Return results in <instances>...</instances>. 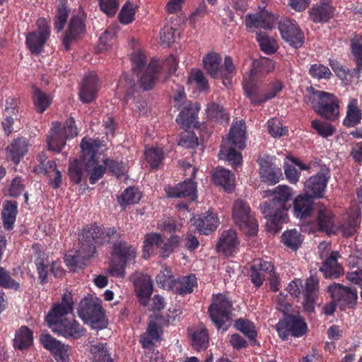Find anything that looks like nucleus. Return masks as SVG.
Returning a JSON list of instances; mask_svg holds the SVG:
<instances>
[{
    "instance_id": "f257e3e1",
    "label": "nucleus",
    "mask_w": 362,
    "mask_h": 362,
    "mask_svg": "<svg viewBox=\"0 0 362 362\" xmlns=\"http://www.w3.org/2000/svg\"><path fill=\"white\" fill-rule=\"evenodd\" d=\"M116 233L117 230L114 228L103 231L95 224L87 226L79 235L78 247L76 250L75 255L65 256L66 265L71 268H81L86 264V261L95 253L96 246L108 242L109 238L113 236Z\"/></svg>"
},
{
    "instance_id": "f03ea898",
    "label": "nucleus",
    "mask_w": 362,
    "mask_h": 362,
    "mask_svg": "<svg viewBox=\"0 0 362 362\" xmlns=\"http://www.w3.org/2000/svg\"><path fill=\"white\" fill-rule=\"evenodd\" d=\"M273 197L261 205V210L267 219V225L274 233L281 229V224L286 221L287 211L291 208L288 204L293 193L286 185H279L272 191Z\"/></svg>"
},
{
    "instance_id": "7ed1b4c3",
    "label": "nucleus",
    "mask_w": 362,
    "mask_h": 362,
    "mask_svg": "<svg viewBox=\"0 0 362 362\" xmlns=\"http://www.w3.org/2000/svg\"><path fill=\"white\" fill-rule=\"evenodd\" d=\"M245 124L243 121L233 124L228 133V138L223 139L218 153L219 159L228 161L233 167L241 164L243 157L236 148L243 149L245 146Z\"/></svg>"
},
{
    "instance_id": "20e7f679",
    "label": "nucleus",
    "mask_w": 362,
    "mask_h": 362,
    "mask_svg": "<svg viewBox=\"0 0 362 362\" xmlns=\"http://www.w3.org/2000/svg\"><path fill=\"white\" fill-rule=\"evenodd\" d=\"M311 94L305 97V102L320 117L329 120L335 119L339 114L337 98L325 91L310 88Z\"/></svg>"
},
{
    "instance_id": "39448f33",
    "label": "nucleus",
    "mask_w": 362,
    "mask_h": 362,
    "mask_svg": "<svg viewBox=\"0 0 362 362\" xmlns=\"http://www.w3.org/2000/svg\"><path fill=\"white\" fill-rule=\"evenodd\" d=\"M101 146L102 143L98 139H86L84 138L81 142L86 170L87 173L92 171L90 176V182L93 185L103 176L106 170L105 165L98 164L100 154H98V151Z\"/></svg>"
},
{
    "instance_id": "423d86ee",
    "label": "nucleus",
    "mask_w": 362,
    "mask_h": 362,
    "mask_svg": "<svg viewBox=\"0 0 362 362\" xmlns=\"http://www.w3.org/2000/svg\"><path fill=\"white\" fill-rule=\"evenodd\" d=\"M79 317L95 329H101L107 326L102 305L97 298L85 297L79 303Z\"/></svg>"
},
{
    "instance_id": "0eeeda50",
    "label": "nucleus",
    "mask_w": 362,
    "mask_h": 362,
    "mask_svg": "<svg viewBox=\"0 0 362 362\" xmlns=\"http://www.w3.org/2000/svg\"><path fill=\"white\" fill-rule=\"evenodd\" d=\"M222 59L216 53L207 54L203 59L204 68L209 74L214 78H221L223 83L227 86L230 83V78L235 72V66L232 59L226 56L224 59V65L221 64Z\"/></svg>"
},
{
    "instance_id": "6e6552de",
    "label": "nucleus",
    "mask_w": 362,
    "mask_h": 362,
    "mask_svg": "<svg viewBox=\"0 0 362 362\" xmlns=\"http://www.w3.org/2000/svg\"><path fill=\"white\" fill-rule=\"evenodd\" d=\"M78 134L75 121L72 118L67 119L62 127L57 122L52 123V127L47 138V144L49 150L57 152L62 151L68 138H72Z\"/></svg>"
},
{
    "instance_id": "1a4fd4ad",
    "label": "nucleus",
    "mask_w": 362,
    "mask_h": 362,
    "mask_svg": "<svg viewBox=\"0 0 362 362\" xmlns=\"http://www.w3.org/2000/svg\"><path fill=\"white\" fill-rule=\"evenodd\" d=\"M136 254L135 248L125 242L115 244L112 252L110 274L114 276L123 277L127 264L134 262Z\"/></svg>"
},
{
    "instance_id": "9d476101",
    "label": "nucleus",
    "mask_w": 362,
    "mask_h": 362,
    "mask_svg": "<svg viewBox=\"0 0 362 362\" xmlns=\"http://www.w3.org/2000/svg\"><path fill=\"white\" fill-rule=\"evenodd\" d=\"M232 214L235 223L245 235L253 236L257 233V221L251 214L250 207L242 199L235 200Z\"/></svg>"
},
{
    "instance_id": "9b49d317",
    "label": "nucleus",
    "mask_w": 362,
    "mask_h": 362,
    "mask_svg": "<svg viewBox=\"0 0 362 362\" xmlns=\"http://www.w3.org/2000/svg\"><path fill=\"white\" fill-rule=\"evenodd\" d=\"M232 302L226 296L218 294L214 297L213 302L209 308V313L218 329H226L223 326L232 320Z\"/></svg>"
},
{
    "instance_id": "f8f14e48",
    "label": "nucleus",
    "mask_w": 362,
    "mask_h": 362,
    "mask_svg": "<svg viewBox=\"0 0 362 362\" xmlns=\"http://www.w3.org/2000/svg\"><path fill=\"white\" fill-rule=\"evenodd\" d=\"M276 329L280 338L286 340L289 336L294 337L303 336L307 333L308 326L301 316L290 314L276 324Z\"/></svg>"
},
{
    "instance_id": "ddd939ff",
    "label": "nucleus",
    "mask_w": 362,
    "mask_h": 362,
    "mask_svg": "<svg viewBox=\"0 0 362 362\" xmlns=\"http://www.w3.org/2000/svg\"><path fill=\"white\" fill-rule=\"evenodd\" d=\"M318 249L321 259H325L322 266L320 268V271L323 273L326 279L338 278L339 276V252L331 251L329 253L330 250L329 244L326 242L320 243Z\"/></svg>"
},
{
    "instance_id": "4468645a",
    "label": "nucleus",
    "mask_w": 362,
    "mask_h": 362,
    "mask_svg": "<svg viewBox=\"0 0 362 362\" xmlns=\"http://www.w3.org/2000/svg\"><path fill=\"white\" fill-rule=\"evenodd\" d=\"M37 30L29 33L26 36V43L33 54H40L49 36V29L47 21L40 18L37 21Z\"/></svg>"
},
{
    "instance_id": "2eb2a0df",
    "label": "nucleus",
    "mask_w": 362,
    "mask_h": 362,
    "mask_svg": "<svg viewBox=\"0 0 362 362\" xmlns=\"http://www.w3.org/2000/svg\"><path fill=\"white\" fill-rule=\"evenodd\" d=\"M279 28L282 38L295 48L302 46L303 35L295 21L288 18L281 19L279 23Z\"/></svg>"
},
{
    "instance_id": "dca6fc26",
    "label": "nucleus",
    "mask_w": 362,
    "mask_h": 362,
    "mask_svg": "<svg viewBox=\"0 0 362 362\" xmlns=\"http://www.w3.org/2000/svg\"><path fill=\"white\" fill-rule=\"evenodd\" d=\"M361 219L360 208L356 205L350 206L341 218V234L346 238L355 234L359 228Z\"/></svg>"
},
{
    "instance_id": "f3484780",
    "label": "nucleus",
    "mask_w": 362,
    "mask_h": 362,
    "mask_svg": "<svg viewBox=\"0 0 362 362\" xmlns=\"http://www.w3.org/2000/svg\"><path fill=\"white\" fill-rule=\"evenodd\" d=\"M133 283L135 291L143 305H146L148 298L152 294L153 284L150 276L141 272H135L129 276Z\"/></svg>"
},
{
    "instance_id": "a211bd4d",
    "label": "nucleus",
    "mask_w": 362,
    "mask_h": 362,
    "mask_svg": "<svg viewBox=\"0 0 362 362\" xmlns=\"http://www.w3.org/2000/svg\"><path fill=\"white\" fill-rule=\"evenodd\" d=\"M73 310V301L71 298L64 294L62 302L53 306L46 316V321L50 327L57 326L63 321L61 318Z\"/></svg>"
},
{
    "instance_id": "6ab92c4d",
    "label": "nucleus",
    "mask_w": 362,
    "mask_h": 362,
    "mask_svg": "<svg viewBox=\"0 0 362 362\" xmlns=\"http://www.w3.org/2000/svg\"><path fill=\"white\" fill-rule=\"evenodd\" d=\"M41 343L44 347L49 350L59 362H69V348L55 339L50 334H42Z\"/></svg>"
},
{
    "instance_id": "aec40b11",
    "label": "nucleus",
    "mask_w": 362,
    "mask_h": 362,
    "mask_svg": "<svg viewBox=\"0 0 362 362\" xmlns=\"http://www.w3.org/2000/svg\"><path fill=\"white\" fill-rule=\"evenodd\" d=\"M351 52L356 64V67L353 70L346 71L341 66V81L345 84L353 81V78H359V74L362 70V44L358 42H351Z\"/></svg>"
},
{
    "instance_id": "412c9836",
    "label": "nucleus",
    "mask_w": 362,
    "mask_h": 362,
    "mask_svg": "<svg viewBox=\"0 0 362 362\" xmlns=\"http://www.w3.org/2000/svg\"><path fill=\"white\" fill-rule=\"evenodd\" d=\"M327 180L328 177L323 170L310 177L305 183V193L313 198L322 197Z\"/></svg>"
},
{
    "instance_id": "4be33fe9",
    "label": "nucleus",
    "mask_w": 362,
    "mask_h": 362,
    "mask_svg": "<svg viewBox=\"0 0 362 362\" xmlns=\"http://www.w3.org/2000/svg\"><path fill=\"white\" fill-rule=\"evenodd\" d=\"M84 32L83 21L78 16L72 17L62 41L64 49L69 50L71 43L78 40Z\"/></svg>"
},
{
    "instance_id": "5701e85b",
    "label": "nucleus",
    "mask_w": 362,
    "mask_h": 362,
    "mask_svg": "<svg viewBox=\"0 0 362 362\" xmlns=\"http://www.w3.org/2000/svg\"><path fill=\"white\" fill-rule=\"evenodd\" d=\"M276 18L267 10H262L259 13L249 14L246 16L247 27L271 30L273 28Z\"/></svg>"
},
{
    "instance_id": "b1692460",
    "label": "nucleus",
    "mask_w": 362,
    "mask_h": 362,
    "mask_svg": "<svg viewBox=\"0 0 362 362\" xmlns=\"http://www.w3.org/2000/svg\"><path fill=\"white\" fill-rule=\"evenodd\" d=\"M98 78L95 74L85 75L79 90V97L83 103H88L95 99L98 90Z\"/></svg>"
},
{
    "instance_id": "393cba45",
    "label": "nucleus",
    "mask_w": 362,
    "mask_h": 362,
    "mask_svg": "<svg viewBox=\"0 0 362 362\" xmlns=\"http://www.w3.org/2000/svg\"><path fill=\"white\" fill-rule=\"evenodd\" d=\"M52 330L65 337L78 339L84 334L85 329L75 320L67 319L61 321L57 326L52 327Z\"/></svg>"
},
{
    "instance_id": "a878e982",
    "label": "nucleus",
    "mask_w": 362,
    "mask_h": 362,
    "mask_svg": "<svg viewBox=\"0 0 362 362\" xmlns=\"http://www.w3.org/2000/svg\"><path fill=\"white\" fill-rule=\"evenodd\" d=\"M196 183L192 181L191 179L185 180L175 187H169L166 189L168 196L171 198H185L188 197L194 199L196 197Z\"/></svg>"
},
{
    "instance_id": "bb28decb",
    "label": "nucleus",
    "mask_w": 362,
    "mask_h": 362,
    "mask_svg": "<svg viewBox=\"0 0 362 362\" xmlns=\"http://www.w3.org/2000/svg\"><path fill=\"white\" fill-rule=\"evenodd\" d=\"M313 199L306 193L297 196L293 201L294 215L300 219L310 216L313 210Z\"/></svg>"
},
{
    "instance_id": "cd10ccee",
    "label": "nucleus",
    "mask_w": 362,
    "mask_h": 362,
    "mask_svg": "<svg viewBox=\"0 0 362 362\" xmlns=\"http://www.w3.org/2000/svg\"><path fill=\"white\" fill-rule=\"evenodd\" d=\"M199 110V107L197 103L189 105L180 112L176 122L183 129H189L192 127H197L199 123L197 121Z\"/></svg>"
},
{
    "instance_id": "c85d7f7f",
    "label": "nucleus",
    "mask_w": 362,
    "mask_h": 362,
    "mask_svg": "<svg viewBox=\"0 0 362 362\" xmlns=\"http://www.w3.org/2000/svg\"><path fill=\"white\" fill-rule=\"evenodd\" d=\"M316 223L319 231L327 235L336 233L337 226L334 224V215L330 210L325 208L320 209L317 211Z\"/></svg>"
},
{
    "instance_id": "c756f323",
    "label": "nucleus",
    "mask_w": 362,
    "mask_h": 362,
    "mask_svg": "<svg viewBox=\"0 0 362 362\" xmlns=\"http://www.w3.org/2000/svg\"><path fill=\"white\" fill-rule=\"evenodd\" d=\"M160 66L157 60H152L139 77L140 87L145 90L151 89L158 79Z\"/></svg>"
},
{
    "instance_id": "7c9ffc66",
    "label": "nucleus",
    "mask_w": 362,
    "mask_h": 362,
    "mask_svg": "<svg viewBox=\"0 0 362 362\" xmlns=\"http://www.w3.org/2000/svg\"><path fill=\"white\" fill-rule=\"evenodd\" d=\"M238 244L236 232L233 230H225L219 238L216 250L218 252H223L226 255H229Z\"/></svg>"
},
{
    "instance_id": "2f4dec72",
    "label": "nucleus",
    "mask_w": 362,
    "mask_h": 362,
    "mask_svg": "<svg viewBox=\"0 0 362 362\" xmlns=\"http://www.w3.org/2000/svg\"><path fill=\"white\" fill-rule=\"evenodd\" d=\"M218 224V218L216 214L208 211L202 214L194 221L197 229L203 234L208 235L214 231Z\"/></svg>"
},
{
    "instance_id": "473e14b6",
    "label": "nucleus",
    "mask_w": 362,
    "mask_h": 362,
    "mask_svg": "<svg viewBox=\"0 0 362 362\" xmlns=\"http://www.w3.org/2000/svg\"><path fill=\"white\" fill-rule=\"evenodd\" d=\"M28 151V141L24 138L15 139L6 148L7 157L18 164Z\"/></svg>"
},
{
    "instance_id": "72a5a7b5",
    "label": "nucleus",
    "mask_w": 362,
    "mask_h": 362,
    "mask_svg": "<svg viewBox=\"0 0 362 362\" xmlns=\"http://www.w3.org/2000/svg\"><path fill=\"white\" fill-rule=\"evenodd\" d=\"M334 8L329 3L323 2L315 5L310 11L311 19L315 23L325 22L333 16Z\"/></svg>"
},
{
    "instance_id": "f704fd0d",
    "label": "nucleus",
    "mask_w": 362,
    "mask_h": 362,
    "mask_svg": "<svg viewBox=\"0 0 362 362\" xmlns=\"http://www.w3.org/2000/svg\"><path fill=\"white\" fill-rule=\"evenodd\" d=\"M215 185L222 186L226 191L230 192L234 185V175L228 170L216 168L212 175Z\"/></svg>"
},
{
    "instance_id": "c9c22d12",
    "label": "nucleus",
    "mask_w": 362,
    "mask_h": 362,
    "mask_svg": "<svg viewBox=\"0 0 362 362\" xmlns=\"http://www.w3.org/2000/svg\"><path fill=\"white\" fill-rule=\"evenodd\" d=\"M86 170L85 163L83 162V153L81 159H75L70 163L69 168V176L71 182L79 184L85 177Z\"/></svg>"
},
{
    "instance_id": "e433bc0d",
    "label": "nucleus",
    "mask_w": 362,
    "mask_h": 362,
    "mask_svg": "<svg viewBox=\"0 0 362 362\" xmlns=\"http://www.w3.org/2000/svg\"><path fill=\"white\" fill-rule=\"evenodd\" d=\"M361 119V112L356 99H351L348 105L346 116L343 121L344 126L352 127L357 125Z\"/></svg>"
},
{
    "instance_id": "4c0bfd02",
    "label": "nucleus",
    "mask_w": 362,
    "mask_h": 362,
    "mask_svg": "<svg viewBox=\"0 0 362 362\" xmlns=\"http://www.w3.org/2000/svg\"><path fill=\"white\" fill-rule=\"evenodd\" d=\"M357 301V291L341 284V310L354 308L356 305Z\"/></svg>"
},
{
    "instance_id": "58836bf2",
    "label": "nucleus",
    "mask_w": 362,
    "mask_h": 362,
    "mask_svg": "<svg viewBox=\"0 0 362 362\" xmlns=\"http://www.w3.org/2000/svg\"><path fill=\"white\" fill-rule=\"evenodd\" d=\"M17 214L16 202L6 201L2 210V219L4 226L6 229L10 230L16 221Z\"/></svg>"
},
{
    "instance_id": "ea45409f",
    "label": "nucleus",
    "mask_w": 362,
    "mask_h": 362,
    "mask_svg": "<svg viewBox=\"0 0 362 362\" xmlns=\"http://www.w3.org/2000/svg\"><path fill=\"white\" fill-rule=\"evenodd\" d=\"M33 339L32 331L27 327L23 326L16 334L13 345L16 348L23 350L32 344Z\"/></svg>"
},
{
    "instance_id": "a19ab883",
    "label": "nucleus",
    "mask_w": 362,
    "mask_h": 362,
    "mask_svg": "<svg viewBox=\"0 0 362 362\" xmlns=\"http://www.w3.org/2000/svg\"><path fill=\"white\" fill-rule=\"evenodd\" d=\"M258 78L259 77L252 76V75L250 74L248 81H247L244 85L245 93L254 105L262 103V102H260L262 97L259 96V86L257 83Z\"/></svg>"
},
{
    "instance_id": "79ce46f5",
    "label": "nucleus",
    "mask_w": 362,
    "mask_h": 362,
    "mask_svg": "<svg viewBox=\"0 0 362 362\" xmlns=\"http://www.w3.org/2000/svg\"><path fill=\"white\" fill-rule=\"evenodd\" d=\"M33 100L38 112H43L50 105L51 99L48 95L43 93L35 86H32Z\"/></svg>"
},
{
    "instance_id": "37998d69",
    "label": "nucleus",
    "mask_w": 362,
    "mask_h": 362,
    "mask_svg": "<svg viewBox=\"0 0 362 362\" xmlns=\"http://www.w3.org/2000/svg\"><path fill=\"white\" fill-rule=\"evenodd\" d=\"M274 65L272 62L267 57L255 59L252 62V68L250 70L252 76H258L261 73H269L273 71Z\"/></svg>"
},
{
    "instance_id": "c03bdc74",
    "label": "nucleus",
    "mask_w": 362,
    "mask_h": 362,
    "mask_svg": "<svg viewBox=\"0 0 362 362\" xmlns=\"http://www.w3.org/2000/svg\"><path fill=\"white\" fill-rule=\"evenodd\" d=\"M192 345L197 351L205 350L209 344V334L206 329H200L191 334Z\"/></svg>"
},
{
    "instance_id": "a18cd8bd",
    "label": "nucleus",
    "mask_w": 362,
    "mask_h": 362,
    "mask_svg": "<svg viewBox=\"0 0 362 362\" xmlns=\"http://www.w3.org/2000/svg\"><path fill=\"white\" fill-rule=\"evenodd\" d=\"M144 243V257L147 259L153 252V247L160 248L163 245V238L161 235L158 233L147 234Z\"/></svg>"
},
{
    "instance_id": "49530a36",
    "label": "nucleus",
    "mask_w": 362,
    "mask_h": 362,
    "mask_svg": "<svg viewBox=\"0 0 362 362\" xmlns=\"http://www.w3.org/2000/svg\"><path fill=\"white\" fill-rule=\"evenodd\" d=\"M106 346V343L91 345L90 351L93 355V362H113Z\"/></svg>"
},
{
    "instance_id": "de8ad7c7",
    "label": "nucleus",
    "mask_w": 362,
    "mask_h": 362,
    "mask_svg": "<svg viewBox=\"0 0 362 362\" xmlns=\"http://www.w3.org/2000/svg\"><path fill=\"white\" fill-rule=\"evenodd\" d=\"M328 293L332 300L324 307L323 310L326 315H331L335 311L337 303L339 301V284L334 283L330 285L328 287Z\"/></svg>"
},
{
    "instance_id": "09e8293b",
    "label": "nucleus",
    "mask_w": 362,
    "mask_h": 362,
    "mask_svg": "<svg viewBox=\"0 0 362 362\" xmlns=\"http://www.w3.org/2000/svg\"><path fill=\"white\" fill-rule=\"evenodd\" d=\"M235 327L243 332L250 340L256 341L257 331L253 323L248 320L239 319L235 321Z\"/></svg>"
},
{
    "instance_id": "8fccbe9b",
    "label": "nucleus",
    "mask_w": 362,
    "mask_h": 362,
    "mask_svg": "<svg viewBox=\"0 0 362 362\" xmlns=\"http://www.w3.org/2000/svg\"><path fill=\"white\" fill-rule=\"evenodd\" d=\"M206 112L209 118L214 119L221 123H227L229 120L228 115L225 112L223 107L215 103L208 105Z\"/></svg>"
},
{
    "instance_id": "3c124183",
    "label": "nucleus",
    "mask_w": 362,
    "mask_h": 362,
    "mask_svg": "<svg viewBox=\"0 0 362 362\" xmlns=\"http://www.w3.org/2000/svg\"><path fill=\"white\" fill-rule=\"evenodd\" d=\"M282 240L287 247L296 250L302 243L303 239L298 231L291 230L283 234Z\"/></svg>"
},
{
    "instance_id": "603ef678",
    "label": "nucleus",
    "mask_w": 362,
    "mask_h": 362,
    "mask_svg": "<svg viewBox=\"0 0 362 362\" xmlns=\"http://www.w3.org/2000/svg\"><path fill=\"white\" fill-rule=\"evenodd\" d=\"M120 86L125 90V95L122 99L124 105H127L129 98L132 95L136 90V85L134 79L127 74L124 75L120 79Z\"/></svg>"
},
{
    "instance_id": "864d4df0",
    "label": "nucleus",
    "mask_w": 362,
    "mask_h": 362,
    "mask_svg": "<svg viewBox=\"0 0 362 362\" xmlns=\"http://www.w3.org/2000/svg\"><path fill=\"white\" fill-rule=\"evenodd\" d=\"M137 8L131 2L127 1L122 8L119 18L122 23L127 25L134 20L135 10Z\"/></svg>"
},
{
    "instance_id": "5fc2aeb1",
    "label": "nucleus",
    "mask_w": 362,
    "mask_h": 362,
    "mask_svg": "<svg viewBox=\"0 0 362 362\" xmlns=\"http://www.w3.org/2000/svg\"><path fill=\"white\" fill-rule=\"evenodd\" d=\"M140 198L141 195L138 189L129 187L118 198V201L121 205L132 204L138 202Z\"/></svg>"
},
{
    "instance_id": "6e6d98bb",
    "label": "nucleus",
    "mask_w": 362,
    "mask_h": 362,
    "mask_svg": "<svg viewBox=\"0 0 362 362\" xmlns=\"http://www.w3.org/2000/svg\"><path fill=\"white\" fill-rule=\"evenodd\" d=\"M257 40L262 51L267 54L276 52L274 41L272 40L265 33H257Z\"/></svg>"
},
{
    "instance_id": "4d7b16f0",
    "label": "nucleus",
    "mask_w": 362,
    "mask_h": 362,
    "mask_svg": "<svg viewBox=\"0 0 362 362\" xmlns=\"http://www.w3.org/2000/svg\"><path fill=\"white\" fill-rule=\"evenodd\" d=\"M69 12L70 11L67 8L64 2L59 4L54 23V28L57 32H60L64 28V25L67 21Z\"/></svg>"
},
{
    "instance_id": "13d9d810",
    "label": "nucleus",
    "mask_w": 362,
    "mask_h": 362,
    "mask_svg": "<svg viewBox=\"0 0 362 362\" xmlns=\"http://www.w3.org/2000/svg\"><path fill=\"white\" fill-rule=\"evenodd\" d=\"M19 286L20 284L12 279L8 271L4 267H0V286L17 291Z\"/></svg>"
},
{
    "instance_id": "bf43d9fd",
    "label": "nucleus",
    "mask_w": 362,
    "mask_h": 362,
    "mask_svg": "<svg viewBox=\"0 0 362 362\" xmlns=\"http://www.w3.org/2000/svg\"><path fill=\"white\" fill-rule=\"evenodd\" d=\"M146 160L153 168H158L163 158V152L158 148H150L145 152Z\"/></svg>"
},
{
    "instance_id": "052dcab7",
    "label": "nucleus",
    "mask_w": 362,
    "mask_h": 362,
    "mask_svg": "<svg viewBox=\"0 0 362 362\" xmlns=\"http://www.w3.org/2000/svg\"><path fill=\"white\" fill-rule=\"evenodd\" d=\"M309 73L312 77L317 79H329L332 75L329 69L321 64H313Z\"/></svg>"
},
{
    "instance_id": "680f3d73",
    "label": "nucleus",
    "mask_w": 362,
    "mask_h": 362,
    "mask_svg": "<svg viewBox=\"0 0 362 362\" xmlns=\"http://www.w3.org/2000/svg\"><path fill=\"white\" fill-rule=\"evenodd\" d=\"M269 134L274 137H280L286 134L288 129L283 127L281 122L277 118H272L268 122Z\"/></svg>"
},
{
    "instance_id": "e2e57ef3",
    "label": "nucleus",
    "mask_w": 362,
    "mask_h": 362,
    "mask_svg": "<svg viewBox=\"0 0 362 362\" xmlns=\"http://www.w3.org/2000/svg\"><path fill=\"white\" fill-rule=\"evenodd\" d=\"M132 70L134 74H139V73L145 68L146 61V56L140 51L134 52L132 55Z\"/></svg>"
},
{
    "instance_id": "0e129e2a",
    "label": "nucleus",
    "mask_w": 362,
    "mask_h": 362,
    "mask_svg": "<svg viewBox=\"0 0 362 362\" xmlns=\"http://www.w3.org/2000/svg\"><path fill=\"white\" fill-rule=\"evenodd\" d=\"M312 127L316 130L317 134L322 137H327L332 135L334 131V127L329 123L321 122L317 119L312 122Z\"/></svg>"
},
{
    "instance_id": "69168bd1",
    "label": "nucleus",
    "mask_w": 362,
    "mask_h": 362,
    "mask_svg": "<svg viewBox=\"0 0 362 362\" xmlns=\"http://www.w3.org/2000/svg\"><path fill=\"white\" fill-rule=\"evenodd\" d=\"M179 145L188 148H194L199 145L198 138L190 132H185L180 135Z\"/></svg>"
},
{
    "instance_id": "338daca9",
    "label": "nucleus",
    "mask_w": 362,
    "mask_h": 362,
    "mask_svg": "<svg viewBox=\"0 0 362 362\" xmlns=\"http://www.w3.org/2000/svg\"><path fill=\"white\" fill-rule=\"evenodd\" d=\"M196 283V278L194 275L189 276L184 283L175 282V286L177 292L184 295L185 293H190L193 291V286Z\"/></svg>"
},
{
    "instance_id": "774afa93",
    "label": "nucleus",
    "mask_w": 362,
    "mask_h": 362,
    "mask_svg": "<svg viewBox=\"0 0 362 362\" xmlns=\"http://www.w3.org/2000/svg\"><path fill=\"white\" fill-rule=\"evenodd\" d=\"M281 175V170L280 168L273 167L268 172L266 171L265 173H262L260 177L262 181L274 185L279 182V177Z\"/></svg>"
}]
</instances>
